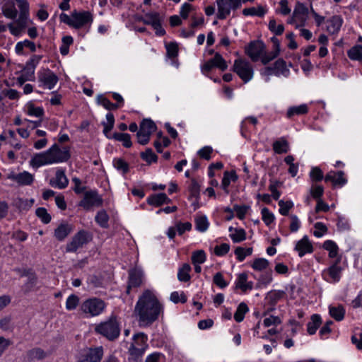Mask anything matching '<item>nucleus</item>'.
I'll list each match as a JSON object with an SVG mask.
<instances>
[{"label": "nucleus", "instance_id": "42", "mask_svg": "<svg viewBox=\"0 0 362 362\" xmlns=\"http://www.w3.org/2000/svg\"><path fill=\"white\" fill-rule=\"evenodd\" d=\"M97 102L99 105H103L105 109L108 110H115L119 107V105L111 103L103 95H98Z\"/></svg>", "mask_w": 362, "mask_h": 362}, {"label": "nucleus", "instance_id": "24", "mask_svg": "<svg viewBox=\"0 0 362 362\" xmlns=\"http://www.w3.org/2000/svg\"><path fill=\"white\" fill-rule=\"evenodd\" d=\"M340 259H337L324 273H327L334 282H337L341 278V267L339 266Z\"/></svg>", "mask_w": 362, "mask_h": 362}, {"label": "nucleus", "instance_id": "51", "mask_svg": "<svg viewBox=\"0 0 362 362\" xmlns=\"http://www.w3.org/2000/svg\"><path fill=\"white\" fill-rule=\"evenodd\" d=\"M145 350L146 349H144V345H142V346H137L135 344H131L129 349V352L135 360H137L139 357H141L143 355Z\"/></svg>", "mask_w": 362, "mask_h": 362}, {"label": "nucleus", "instance_id": "38", "mask_svg": "<svg viewBox=\"0 0 362 362\" xmlns=\"http://www.w3.org/2000/svg\"><path fill=\"white\" fill-rule=\"evenodd\" d=\"M284 291H272L267 293L266 299L271 306H275L276 303L284 296Z\"/></svg>", "mask_w": 362, "mask_h": 362}, {"label": "nucleus", "instance_id": "8", "mask_svg": "<svg viewBox=\"0 0 362 362\" xmlns=\"http://www.w3.org/2000/svg\"><path fill=\"white\" fill-rule=\"evenodd\" d=\"M88 242V233L85 230H80L71 238V240L66 245V252H75L78 249L81 248Z\"/></svg>", "mask_w": 362, "mask_h": 362}, {"label": "nucleus", "instance_id": "28", "mask_svg": "<svg viewBox=\"0 0 362 362\" xmlns=\"http://www.w3.org/2000/svg\"><path fill=\"white\" fill-rule=\"evenodd\" d=\"M322 323L321 317L317 314H314L311 316V321L308 323L307 331L309 334L313 335L315 334L317 329Z\"/></svg>", "mask_w": 362, "mask_h": 362}, {"label": "nucleus", "instance_id": "36", "mask_svg": "<svg viewBox=\"0 0 362 362\" xmlns=\"http://www.w3.org/2000/svg\"><path fill=\"white\" fill-rule=\"evenodd\" d=\"M323 248L329 252L330 258L336 257L338 255L339 247L333 240H326L323 243Z\"/></svg>", "mask_w": 362, "mask_h": 362}, {"label": "nucleus", "instance_id": "44", "mask_svg": "<svg viewBox=\"0 0 362 362\" xmlns=\"http://www.w3.org/2000/svg\"><path fill=\"white\" fill-rule=\"evenodd\" d=\"M113 165L117 170L122 172L123 174H126L129 170V164L121 158H115Z\"/></svg>", "mask_w": 362, "mask_h": 362}, {"label": "nucleus", "instance_id": "22", "mask_svg": "<svg viewBox=\"0 0 362 362\" xmlns=\"http://www.w3.org/2000/svg\"><path fill=\"white\" fill-rule=\"evenodd\" d=\"M147 202L150 205L160 206L163 204H170L171 199L165 193H159L150 196L147 199Z\"/></svg>", "mask_w": 362, "mask_h": 362}, {"label": "nucleus", "instance_id": "18", "mask_svg": "<svg viewBox=\"0 0 362 362\" xmlns=\"http://www.w3.org/2000/svg\"><path fill=\"white\" fill-rule=\"evenodd\" d=\"M309 10L303 3L298 2L293 11V17L300 22V26L305 25L308 16Z\"/></svg>", "mask_w": 362, "mask_h": 362}, {"label": "nucleus", "instance_id": "41", "mask_svg": "<svg viewBox=\"0 0 362 362\" xmlns=\"http://www.w3.org/2000/svg\"><path fill=\"white\" fill-rule=\"evenodd\" d=\"M160 21H163V18L158 12H148L145 14V25L152 26Z\"/></svg>", "mask_w": 362, "mask_h": 362}, {"label": "nucleus", "instance_id": "21", "mask_svg": "<svg viewBox=\"0 0 362 362\" xmlns=\"http://www.w3.org/2000/svg\"><path fill=\"white\" fill-rule=\"evenodd\" d=\"M14 22L8 24V28L14 36H19L22 31L27 27L28 21L17 18Z\"/></svg>", "mask_w": 362, "mask_h": 362}, {"label": "nucleus", "instance_id": "16", "mask_svg": "<svg viewBox=\"0 0 362 362\" xmlns=\"http://www.w3.org/2000/svg\"><path fill=\"white\" fill-rule=\"evenodd\" d=\"M72 225L64 222L60 223L54 230V236L59 241H63L72 231Z\"/></svg>", "mask_w": 362, "mask_h": 362}, {"label": "nucleus", "instance_id": "34", "mask_svg": "<svg viewBox=\"0 0 362 362\" xmlns=\"http://www.w3.org/2000/svg\"><path fill=\"white\" fill-rule=\"evenodd\" d=\"M156 129V124L150 119H144L140 124L139 130L150 136Z\"/></svg>", "mask_w": 362, "mask_h": 362}, {"label": "nucleus", "instance_id": "4", "mask_svg": "<svg viewBox=\"0 0 362 362\" xmlns=\"http://www.w3.org/2000/svg\"><path fill=\"white\" fill-rule=\"evenodd\" d=\"M233 71L244 81V83H247L253 77L254 71L252 66L245 59H236L234 62Z\"/></svg>", "mask_w": 362, "mask_h": 362}, {"label": "nucleus", "instance_id": "14", "mask_svg": "<svg viewBox=\"0 0 362 362\" xmlns=\"http://www.w3.org/2000/svg\"><path fill=\"white\" fill-rule=\"evenodd\" d=\"M143 272L138 269H134L129 272V281L127 293H129L131 288H136L140 286L142 283Z\"/></svg>", "mask_w": 362, "mask_h": 362}, {"label": "nucleus", "instance_id": "20", "mask_svg": "<svg viewBox=\"0 0 362 362\" xmlns=\"http://www.w3.org/2000/svg\"><path fill=\"white\" fill-rule=\"evenodd\" d=\"M343 23V19L339 16H334L326 22L327 30L330 34L337 33Z\"/></svg>", "mask_w": 362, "mask_h": 362}, {"label": "nucleus", "instance_id": "30", "mask_svg": "<svg viewBox=\"0 0 362 362\" xmlns=\"http://www.w3.org/2000/svg\"><path fill=\"white\" fill-rule=\"evenodd\" d=\"M273 150L278 154L287 153L289 150V145L288 141L281 138L273 143Z\"/></svg>", "mask_w": 362, "mask_h": 362}, {"label": "nucleus", "instance_id": "11", "mask_svg": "<svg viewBox=\"0 0 362 362\" xmlns=\"http://www.w3.org/2000/svg\"><path fill=\"white\" fill-rule=\"evenodd\" d=\"M7 179L15 181L20 186H25L30 185L33 182L34 176L27 171H23L20 173L11 172L7 175Z\"/></svg>", "mask_w": 362, "mask_h": 362}, {"label": "nucleus", "instance_id": "31", "mask_svg": "<svg viewBox=\"0 0 362 362\" xmlns=\"http://www.w3.org/2000/svg\"><path fill=\"white\" fill-rule=\"evenodd\" d=\"M26 356L30 361L42 360L46 357V353L42 349L37 347L29 350Z\"/></svg>", "mask_w": 362, "mask_h": 362}, {"label": "nucleus", "instance_id": "64", "mask_svg": "<svg viewBox=\"0 0 362 362\" xmlns=\"http://www.w3.org/2000/svg\"><path fill=\"white\" fill-rule=\"evenodd\" d=\"M44 113V110L40 107H35L33 104L28 105V114L35 117H41Z\"/></svg>", "mask_w": 362, "mask_h": 362}, {"label": "nucleus", "instance_id": "61", "mask_svg": "<svg viewBox=\"0 0 362 362\" xmlns=\"http://www.w3.org/2000/svg\"><path fill=\"white\" fill-rule=\"evenodd\" d=\"M314 227L316 230L314 231L313 234L317 238L322 237L323 234L327 231V226L322 222L315 223Z\"/></svg>", "mask_w": 362, "mask_h": 362}, {"label": "nucleus", "instance_id": "58", "mask_svg": "<svg viewBox=\"0 0 362 362\" xmlns=\"http://www.w3.org/2000/svg\"><path fill=\"white\" fill-rule=\"evenodd\" d=\"M209 222L206 216H200L196 219V228L201 232L207 230Z\"/></svg>", "mask_w": 362, "mask_h": 362}, {"label": "nucleus", "instance_id": "52", "mask_svg": "<svg viewBox=\"0 0 362 362\" xmlns=\"http://www.w3.org/2000/svg\"><path fill=\"white\" fill-rule=\"evenodd\" d=\"M268 27H269V30L276 35H281L284 31V25L279 24V25H276V20L274 18H272L269 21Z\"/></svg>", "mask_w": 362, "mask_h": 362}, {"label": "nucleus", "instance_id": "62", "mask_svg": "<svg viewBox=\"0 0 362 362\" xmlns=\"http://www.w3.org/2000/svg\"><path fill=\"white\" fill-rule=\"evenodd\" d=\"M213 282L221 288L228 286V283L224 280L223 276L221 272H218L214 276Z\"/></svg>", "mask_w": 362, "mask_h": 362}, {"label": "nucleus", "instance_id": "3", "mask_svg": "<svg viewBox=\"0 0 362 362\" xmlns=\"http://www.w3.org/2000/svg\"><path fill=\"white\" fill-rule=\"evenodd\" d=\"M95 331L110 341L116 339L120 333V328L117 318L112 316L108 320L96 325Z\"/></svg>", "mask_w": 362, "mask_h": 362}, {"label": "nucleus", "instance_id": "43", "mask_svg": "<svg viewBox=\"0 0 362 362\" xmlns=\"http://www.w3.org/2000/svg\"><path fill=\"white\" fill-rule=\"evenodd\" d=\"M349 57L352 60H362V46L355 45L347 52Z\"/></svg>", "mask_w": 362, "mask_h": 362}, {"label": "nucleus", "instance_id": "46", "mask_svg": "<svg viewBox=\"0 0 362 362\" xmlns=\"http://www.w3.org/2000/svg\"><path fill=\"white\" fill-rule=\"evenodd\" d=\"M141 158L148 164H151L153 162L156 163L158 160V156L150 148H147L146 151L141 153Z\"/></svg>", "mask_w": 362, "mask_h": 362}, {"label": "nucleus", "instance_id": "56", "mask_svg": "<svg viewBox=\"0 0 362 362\" xmlns=\"http://www.w3.org/2000/svg\"><path fill=\"white\" fill-rule=\"evenodd\" d=\"M262 218L267 226H269L274 221V214L267 207L262 209Z\"/></svg>", "mask_w": 362, "mask_h": 362}, {"label": "nucleus", "instance_id": "29", "mask_svg": "<svg viewBox=\"0 0 362 362\" xmlns=\"http://www.w3.org/2000/svg\"><path fill=\"white\" fill-rule=\"evenodd\" d=\"M237 180L238 175H236L235 171H226L224 173L221 185L223 189L226 191V193H228V187L230 185V182H235Z\"/></svg>", "mask_w": 362, "mask_h": 362}, {"label": "nucleus", "instance_id": "45", "mask_svg": "<svg viewBox=\"0 0 362 362\" xmlns=\"http://www.w3.org/2000/svg\"><path fill=\"white\" fill-rule=\"evenodd\" d=\"M206 253L202 250L194 252L191 257V260L193 264H203L206 261Z\"/></svg>", "mask_w": 362, "mask_h": 362}, {"label": "nucleus", "instance_id": "6", "mask_svg": "<svg viewBox=\"0 0 362 362\" xmlns=\"http://www.w3.org/2000/svg\"><path fill=\"white\" fill-rule=\"evenodd\" d=\"M217 18L223 20L230 13L231 10H235L241 6V0H217Z\"/></svg>", "mask_w": 362, "mask_h": 362}, {"label": "nucleus", "instance_id": "2", "mask_svg": "<svg viewBox=\"0 0 362 362\" xmlns=\"http://www.w3.org/2000/svg\"><path fill=\"white\" fill-rule=\"evenodd\" d=\"M70 157L69 147L60 148L57 144H54L46 151L35 154L30 164L33 168H39L45 165L66 162Z\"/></svg>", "mask_w": 362, "mask_h": 362}, {"label": "nucleus", "instance_id": "7", "mask_svg": "<svg viewBox=\"0 0 362 362\" xmlns=\"http://www.w3.org/2000/svg\"><path fill=\"white\" fill-rule=\"evenodd\" d=\"M103 199L95 190H89L84 192L83 198L81 200L79 206L86 210L92 207H98L102 205Z\"/></svg>", "mask_w": 362, "mask_h": 362}, {"label": "nucleus", "instance_id": "13", "mask_svg": "<svg viewBox=\"0 0 362 362\" xmlns=\"http://www.w3.org/2000/svg\"><path fill=\"white\" fill-rule=\"evenodd\" d=\"M38 78L39 81L49 89L53 88L58 81V77L57 75L49 69H46L42 72H40L39 74Z\"/></svg>", "mask_w": 362, "mask_h": 362}, {"label": "nucleus", "instance_id": "54", "mask_svg": "<svg viewBox=\"0 0 362 362\" xmlns=\"http://www.w3.org/2000/svg\"><path fill=\"white\" fill-rule=\"evenodd\" d=\"M269 266V261L264 258H257L254 260L252 267L257 271H262Z\"/></svg>", "mask_w": 362, "mask_h": 362}, {"label": "nucleus", "instance_id": "19", "mask_svg": "<svg viewBox=\"0 0 362 362\" xmlns=\"http://www.w3.org/2000/svg\"><path fill=\"white\" fill-rule=\"evenodd\" d=\"M2 13L4 16L9 19H17L18 11L16 8L14 0H5V3L2 6Z\"/></svg>", "mask_w": 362, "mask_h": 362}, {"label": "nucleus", "instance_id": "9", "mask_svg": "<svg viewBox=\"0 0 362 362\" xmlns=\"http://www.w3.org/2000/svg\"><path fill=\"white\" fill-rule=\"evenodd\" d=\"M266 46L261 40L251 42L246 48V53L252 62L262 60V57L265 52Z\"/></svg>", "mask_w": 362, "mask_h": 362}, {"label": "nucleus", "instance_id": "60", "mask_svg": "<svg viewBox=\"0 0 362 362\" xmlns=\"http://www.w3.org/2000/svg\"><path fill=\"white\" fill-rule=\"evenodd\" d=\"M230 250V245L228 243H222L214 247V254L217 256H223L226 255Z\"/></svg>", "mask_w": 362, "mask_h": 362}, {"label": "nucleus", "instance_id": "40", "mask_svg": "<svg viewBox=\"0 0 362 362\" xmlns=\"http://www.w3.org/2000/svg\"><path fill=\"white\" fill-rule=\"evenodd\" d=\"M308 106L305 104L291 107L287 111V117H291L293 115H304L308 112Z\"/></svg>", "mask_w": 362, "mask_h": 362}, {"label": "nucleus", "instance_id": "33", "mask_svg": "<svg viewBox=\"0 0 362 362\" xmlns=\"http://www.w3.org/2000/svg\"><path fill=\"white\" fill-rule=\"evenodd\" d=\"M267 13V10L261 5L258 6L257 8L250 7L246 8L243 10V14L244 16H256L259 17H263Z\"/></svg>", "mask_w": 362, "mask_h": 362}, {"label": "nucleus", "instance_id": "1", "mask_svg": "<svg viewBox=\"0 0 362 362\" xmlns=\"http://www.w3.org/2000/svg\"><path fill=\"white\" fill-rule=\"evenodd\" d=\"M163 305L155 294L146 290L139 297L134 308V315L140 325L149 326L158 319L163 313Z\"/></svg>", "mask_w": 362, "mask_h": 362}, {"label": "nucleus", "instance_id": "63", "mask_svg": "<svg viewBox=\"0 0 362 362\" xmlns=\"http://www.w3.org/2000/svg\"><path fill=\"white\" fill-rule=\"evenodd\" d=\"M42 59V56L40 55H33L32 57L26 62L25 68L30 69L35 71L36 66L40 62Z\"/></svg>", "mask_w": 362, "mask_h": 362}, {"label": "nucleus", "instance_id": "25", "mask_svg": "<svg viewBox=\"0 0 362 362\" xmlns=\"http://www.w3.org/2000/svg\"><path fill=\"white\" fill-rule=\"evenodd\" d=\"M272 68L274 74L276 76L283 75L286 77L290 73L289 69L286 67V63L283 59H277L272 66Z\"/></svg>", "mask_w": 362, "mask_h": 362}, {"label": "nucleus", "instance_id": "32", "mask_svg": "<svg viewBox=\"0 0 362 362\" xmlns=\"http://www.w3.org/2000/svg\"><path fill=\"white\" fill-rule=\"evenodd\" d=\"M329 312L332 317H333L337 321H341L344 317L345 310L341 305L337 307L329 306Z\"/></svg>", "mask_w": 362, "mask_h": 362}, {"label": "nucleus", "instance_id": "47", "mask_svg": "<svg viewBox=\"0 0 362 362\" xmlns=\"http://www.w3.org/2000/svg\"><path fill=\"white\" fill-rule=\"evenodd\" d=\"M35 214L43 223L47 224L51 221V216L47 213L45 208H37L35 211Z\"/></svg>", "mask_w": 362, "mask_h": 362}, {"label": "nucleus", "instance_id": "35", "mask_svg": "<svg viewBox=\"0 0 362 362\" xmlns=\"http://www.w3.org/2000/svg\"><path fill=\"white\" fill-rule=\"evenodd\" d=\"M191 271V267L189 264L185 263L181 268L179 269L177 273V278L179 281L182 282H187L190 280L189 272Z\"/></svg>", "mask_w": 362, "mask_h": 362}, {"label": "nucleus", "instance_id": "50", "mask_svg": "<svg viewBox=\"0 0 362 362\" xmlns=\"http://www.w3.org/2000/svg\"><path fill=\"white\" fill-rule=\"evenodd\" d=\"M211 60L214 66L219 68L221 71H225L228 67L226 62L219 53H216Z\"/></svg>", "mask_w": 362, "mask_h": 362}, {"label": "nucleus", "instance_id": "15", "mask_svg": "<svg viewBox=\"0 0 362 362\" xmlns=\"http://www.w3.org/2000/svg\"><path fill=\"white\" fill-rule=\"evenodd\" d=\"M295 250L298 251L300 257L304 256L306 253H312L313 252V247L307 235L297 242Z\"/></svg>", "mask_w": 362, "mask_h": 362}, {"label": "nucleus", "instance_id": "49", "mask_svg": "<svg viewBox=\"0 0 362 362\" xmlns=\"http://www.w3.org/2000/svg\"><path fill=\"white\" fill-rule=\"evenodd\" d=\"M134 342L132 344H135L137 346H142L144 345V349H146L148 346L147 344V336L144 333H137L134 335L133 337Z\"/></svg>", "mask_w": 362, "mask_h": 362}, {"label": "nucleus", "instance_id": "12", "mask_svg": "<svg viewBox=\"0 0 362 362\" xmlns=\"http://www.w3.org/2000/svg\"><path fill=\"white\" fill-rule=\"evenodd\" d=\"M72 17L74 18V27L76 29H79L88 23L93 21V16L89 11L83 12H72Z\"/></svg>", "mask_w": 362, "mask_h": 362}, {"label": "nucleus", "instance_id": "37", "mask_svg": "<svg viewBox=\"0 0 362 362\" xmlns=\"http://www.w3.org/2000/svg\"><path fill=\"white\" fill-rule=\"evenodd\" d=\"M249 308L246 303H240L234 314V319L236 322H240L243 320L245 315L248 312Z\"/></svg>", "mask_w": 362, "mask_h": 362}, {"label": "nucleus", "instance_id": "39", "mask_svg": "<svg viewBox=\"0 0 362 362\" xmlns=\"http://www.w3.org/2000/svg\"><path fill=\"white\" fill-rule=\"evenodd\" d=\"M112 138L116 141L122 142V144L126 148H130L132 145L131 136L129 134L126 133H114Z\"/></svg>", "mask_w": 362, "mask_h": 362}, {"label": "nucleus", "instance_id": "26", "mask_svg": "<svg viewBox=\"0 0 362 362\" xmlns=\"http://www.w3.org/2000/svg\"><path fill=\"white\" fill-rule=\"evenodd\" d=\"M35 202L34 199H22L18 197L13 200V204L20 211H28Z\"/></svg>", "mask_w": 362, "mask_h": 362}, {"label": "nucleus", "instance_id": "59", "mask_svg": "<svg viewBox=\"0 0 362 362\" xmlns=\"http://www.w3.org/2000/svg\"><path fill=\"white\" fill-rule=\"evenodd\" d=\"M79 302V298L76 295H71L66 300V308L69 310L76 309Z\"/></svg>", "mask_w": 362, "mask_h": 362}, {"label": "nucleus", "instance_id": "55", "mask_svg": "<svg viewBox=\"0 0 362 362\" xmlns=\"http://www.w3.org/2000/svg\"><path fill=\"white\" fill-rule=\"evenodd\" d=\"M280 52V49H274L273 51L267 53L264 52V55L262 57V63L264 65L269 64L271 61L274 59L279 55Z\"/></svg>", "mask_w": 362, "mask_h": 362}, {"label": "nucleus", "instance_id": "10", "mask_svg": "<svg viewBox=\"0 0 362 362\" xmlns=\"http://www.w3.org/2000/svg\"><path fill=\"white\" fill-rule=\"evenodd\" d=\"M103 348L98 346L85 350L77 362H100L103 356Z\"/></svg>", "mask_w": 362, "mask_h": 362}, {"label": "nucleus", "instance_id": "17", "mask_svg": "<svg viewBox=\"0 0 362 362\" xmlns=\"http://www.w3.org/2000/svg\"><path fill=\"white\" fill-rule=\"evenodd\" d=\"M49 184L59 189H64L68 186L69 180L65 175L64 170L59 169L56 171L54 180H50Z\"/></svg>", "mask_w": 362, "mask_h": 362}, {"label": "nucleus", "instance_id": "53", "mask_svg": "<svg viewBox=\"0 0 362 362\" xmlns=\"http://www.w3.org/2000/svg\"><path fill=\"white\" fill-rule=\"evenodd\" d=\"M279 213L283 216L288 215L289 210L293 206V203L291 201L280 200L279 202Z\"/></svg>", "mask_w": 362, "mask_h": 362}, {"label": "nucleus", "instance_id": "57", "mask_svg": "<svg viewBox=\"0 0 362 362\" xmlns=\"http://www.w3.org/2000/svg\"><path fill=\"white\" fill-rule=\"evenodd\" d=\"M108 219V215L105 211H98L95 216L96 222L104 228L107 226Z\"/></svg>", "mask_w": 362, "mask_h": 362}, {"label": "nucleus", "instance_id": "5", "mask_svg": "<svg viewBox=\"0 0 362 362\" xmlns=\"http://www.w3.org/2000/svg\"><path fill=\"white\" fill-rule=\"evenodd\" d=\"M105 303L101 299L93 298L85 300L81 305V310L91 316L100 315L105 309Z\"/></svg>", "mask_w": 362, "mask_h": 362}, {"label": "nucleus", "instance_id": "23", "mask_svg": "<svg viewBox=\"0 0 362 362\" xmlns=\"http://www.w3.org/2000/svg\"><path fill=\"white\" fill-rule=\"evenodd\" d=\"M252 288L253 283L252 281H247V274H240L235 282V288H240L243 292H246L248 290H252Z\"/></svg>", "mask_w": 362, "mask_h": 362}, {"label": "nucleus", "instance_id": "48", "mask_svg": "<svg viewBox=\"0 0 362 362\" xmlns=\"http://www.w3.org/2000/svg\"><path fill=\"white\" fill-rule=\"evenodd\" d=\"M189 199H197L199 197L200 187L198 182L194 179H192L191 181V185L189 187Z\"/></svg>", "mask_w": 362, "mask_h": 362}, {"label": "nucleus", "instance_id": "27", "mask_svg": "<svg viewBox=\"0 0 362 362\" xmlns=\"http://www.w3.org/2000/svg\"><path fill=\"white\" fill-rule=\"evenodd\" d=\"M230 237L234 243H240L246 239V232L243 228H229Z\"/></svg>", "mask_w": 362, "mask_h": 362}]
</instances>
